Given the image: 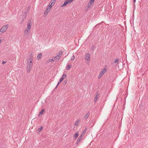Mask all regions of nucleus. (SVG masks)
I'll list each match as a JSON object with an SVG mask.
<instances>
[{"instance_id": "nucleus-33", "label": "nucleus", "mask_w": 148, "mask_h": 148, "mask_svg": "<svg viewBox=\"0 0 148 148\" xmlns=\"http://www.w3.org/2000/svg\"><path fill=\"white\" fill-rule=\"evenodd\" d=\"M86 131V130L85 129L83 131V132L84 133H85Z\"/></svg>"}, {"instance_id": "nucleus-41", "label": "nucleus", "mask_w": 148, "mask_h": 148, "mask_svg": "<svg viewBox=\"0 0 148 148\" xmlns=\"http://www.w3.org/2000/svg\"><path fill=\"white\" fill-rule=\"evenodd\" d=\"M90 6V5H88V7Z\"/></svg>"}, {"instance_id": "nucleus-26", "label": "nucleus", "mask_w": 148, "mask_h": 148, "mask_svg": "<svg viewBox=\"0 0 148 148\" xmlns=\"http://www.w3.org/2000/svg\"><path fill=\"white\" fill-rule=\"evenodd\" d=\"M103 23V21H102L100 23H99L98 24H97V25H96L95 27H97L98 26V25H101V24Z\"/></svg>"}, {"instance_id": "nucleus-24", "label": "nucleus", "mask_w": 148, "mask_h": 148, "mask_svg": "<svg viewBox=\"0 0 148 148\" xmlns=\"http://www.w3.org/2000/svg\"><path fill=\"white\" fill-rule=\"evenodd\" d=\"M48 60L49 62H53L55 61L54 60L53 58L52 59H49Z\"/></svg>"}, {"instance_id": "nucleus-1", "label": "nucleus", "mask_w": 148, "mask_h": 148, "mask_svg": "<svg viewBox=\"0 0 148 148\" xmlns=\"http://www.w3.org/2000/svg\"><path fill=\"white\" fill-rule=\"evenodd\" d=\"M33 60L32 57L30 56L27 61V70L28 73H29L31 69L32 66V61Z\"/></svg>"}, {"instance_id": "nucleus-25", "label": "nucleus", "mask_w": 148, "mask_h": 148, "mask_svg": "<svg viewBox=\"0 0 148 148\" xmlns=\"http://www.w3.org/2000/svg\"><path fill=\"white\" fill-rule=\"evenodd\" d=\"M51 3H49V6H48L47 8H50V9L51 10V8L52 7V6H53L52 5H51V3Z\"/></svg>"}, {"instance_id": "nucleus-19", "label": "nucleus", "mask_w": 148, "mask_h": 148, "mask_svg": "<svg viewBox=\"0 0 148 148\" xmlns=\"http://www.w3.org/2000/svg\"><path fill=\"white\" fill-rule=\"evenodd\" d=\"M56 0H51V5H53L56 2Z\"/></svg>"}, {"instance_id": "nucleus-31", "label": "nucleus", "mask_w": 148, "mask_h": 148, "mask_svg": "<svg viewBox=\"0 0 148 148\" xmlns=\"http://www.w3.org/2000/svg\"><path fill=\"white\" fill-rule=\"evenodd\" d=\"M75 56H72V58H71V60H74L75 59Z\"/></svg>"}, {"instance_id": "nucleus-3", "label": "nucleus", "mask_w": 148, "mask_h": 148, "mask_svg": "<svg viewBox=\"0 0 148 148\" xmlns=\"http://www.w3.org/2000/svg\"><path fill=\"white\" fill-rule=\"evenodd\" d=\"M31 22L30 21L27 23V27L25 29V30H27V31H28V32H29L30 30V29L31 28Z\"/></svg>"}, {"instance_id": "nucleus-7", "label": "nucleus", "mask_w": 148, "mask_h": 148, "mask_svg": "<svg viewBox=\"0 0 148 148\" xmlns=\"http://www.w3.org/2000/svg\"><path fill=\"white\" fill-rule=\"evenodd\" d=\"M90 54L89 53H87L86 54L85 57L86 60H90Z\"/></svg>"}, {"instance_id": "nucleus-30", "label": "nucleus", "mask_w": 148, "mask_h": 148, "mask_svg": "<svg viewBox=\"0 0 148 148\" xmlns=\"http://www.w3.org/2000/svg\"><path fill=\"white\" fill-rule=\"evenodd\" d=\"M94 2L93 1H92V0H91L89 3H90V5H91V4H93Z\"/></svg>"}, {"instance_id": "nucleus-6", "label": "nucleus", "mask_w": 148, "mask_h": 148, "mask_svg": "<svg viewBox=\"0 0 148 148\" xmlns=\"http://www.w3.org/2000/svg\"><path fill=\"white\" fill-rule=\"evenodd\" d=\"M54 60L56 62H58L59 59L60 58V57L58 55H56V56L54 57L53 58Z\"/></svg>"}, {"instance_id": "nucleus-37", "label": "nucleus", "mask_w": 148, "mask_h": 148, "mask_svg": "<svg viewBox=\"0 0 148 148\" xmlns=\"http://www.w3.org/2000/svg\"><path fill=\"white\" fill-rule=\"evenodd\" d=\"M73 0H69L70 2L71 3Z\"/></svg>"}, {"instance_id": "nucleus-36", "label": "nucleus", "mask_w": 148, "mask_h": 148, "mask_svg": "<svg viewBox=\"0 0 148 148\" xmlns=\"http://www.w3.org/2000/svg\"><path fill=\"white\" fill-rule=\"evenodd\" d=\"M84 134V133L82 132V133L81 135H82V136H83V135Z\"/></svg>"}, {"instance_id": "nucleus-12", "label": "nucleus", "mask_w": 148, "mask_h": 148, "mask_svg": "<svg viewBox=\"0 0 148 148\" xmlns=\"http://www.w3.org/2000/svg\"><path fill=\"white\" fill-rule=\"evenodd\" d=\"M27 16V12H24L22 14L23 19L24 20L26 16Z\"/></svg>"}, {"instance_id": "nucleus-5", "label": "nucleus", "mask_w": 148, "mask_h": 148, "mask_svg": "<svg viewBox=\"0 0 148 148\" xmlns=\"http://www.w3.org/2000/svg\"><path fill=\"white\" fill-rule=\"evenodd\" d=\"M71 2L69 0H65L63 4L61 5L62 7H63L66 5L68 3H71Z\"/></svg>"}, {"instance_id": "nucleus-8", "label": "nucleus", "mask_w": 148, "mask_h": 148, "mask_svg": "<svg viewBox=\"0 0 148 148\" xmlns=\"http://www.w3.org/2000/svg\"><path fill=\"white\" fill-rule=\"evenodd\" d=\"M99 97V95L98 93H97L94 98V102L95 103L97 101Z\"/></svg>"}, {"instance_id": "nucleus-27", "label": "nucleus", "mask_w": 148, "mask_h": 148, "mask_svg": "<svg viewBox=\"0 0 148 148\" xmlns=\"http://www.w3.org/2000/svg\"><path fill=\"white\" fill-rule=\"evenodd\" d=\"M66 77V75L65 74H63L62 76V78L63 79L65 78Z\"/></svg>"}, {"instance_id": "nucleus-40", "label": "nucleus", "mask_w": 148, "mask_h": 148, "mask_svg": "<svg viewBox=\"0 0 148 148\" xmlns=\"http://www.w3.org/2000/svg\"><path fill=\"white\" fill-rule=\"evenodd\" d=\"M1 40L0 39V43L1 42Z\"/></svg>"}, {"instance_id": "nucleus-2", "label": "nucleus", "mask_w": 148, "mask_h": 148, "mask_svg": "<svg viewBox=\"0 0 148 148\" xmlns=\"http://www.w3.org/2000/svg\"><path fill=\"white\" fill-rule=\"evenodd\" d=\"M8 26V24L5 25L3 26L1 29V30L2 31V33H4L7 30Z\"/></svg>"}, {"instance_id": "nucleus-18", "label": "nucleus", "mask_w": 148, "mask_h": 148, "mask_svg": "<svg viewBox=\"0 0 148 148\" xmlns=\"http://www.w3.org/2000/svg\"><path fill=\"white\" fill-rule=\"evenodd\" d=\"M43 129V127H41L38 129V130L36 131V132H38V133L39 132L41 131Z\"/></svg>"}, {"instance_id": "nucleus-10", "label": "nucleus", "mask_w": 148, "mask_h": 148, "mask_svg": "<svg viewBox=\"0 0 148 148\" xmlns=\"http://www.w3.org/2000/svg\"><path fill=\"white\" fill-rule=\"evenodd\" d=\"M50 8H47V9L45 10L44 12V14L47 15L48 12L50 11Z\"/></svg>"}, {"instance_id": "nucleus-35", "label": "nucleus", "mask_w": 148, "mask_h": 148, "mask_svg": "<svg viewBox=\"0 0 148 148\" xmlns=\"http://www.w3.org/2000/svg\"><path fill=\"white\" fill-rule=\"evenodd\" d=\"M2 31H1V29L0 30V34H1L2 33Z\"/></svg>"}, {"instance_id": "nucleus-23", "label": "nucleus", "mask_w": 148, "mask_h": 148, "mask_svg": "<svg viewBox=\"0 0 148 148\" xmlns=\"http://www.w3.org/2000/svg\"><path fill=\"white\" fill-rule=\"evenodd\" d=\"M79 120H78V119L76 121V123H75V124L76 126H78L79 124Z\"/></svg>"}, {"instance_id": "nucleus-20", "label": "nucleus", "mask_w": 148, "mask_h": 148, "mask_svg": "<svg viewBox=\"0 0 148 148\" xmlns=\"http://www.w3.org/2000/svg\"><path fill=\"white\" fill-rule=\"evenodd\" d=\"M71 67V65H68L66 66V69L68 70L70 69Z\"/></svg>"}, {"instance_id": "nucleus-32", "label": "nucleus", "mask_w": 148, "mask_h": 148, "mask_svg": "<svg viewBox=\"0 0 148 148\" xmlns=\"http://www.w3.org/2000/svg\"><path fill=\"white\" fill-rule=\"evenodd\" d=\"M118 61V59H115L114 60V62L115 63L117 62Z\"/></svg>"}, {"instance_id": "nucleus-38", "label": "nucleus", "mask_w": 148, "mask_h": 148, "mask_svg": "<svg viewBox=\"0 0 148 148\" xmlns=\"http://www.w3.org/2000/svg\"><path fill=\"white\" fill-rule=\"evenodd\" d=\"M136 0H133V2L134 3H135L136 2Z\"/></svg>"}, {"instance_id": "nucleus-22", "label": "nucleus", "mask_w": 148, "mask_h": 148, "mask_svg": "<svg viewBox=\"0 0 148 148\" xmlns=\"http://www.w3.org/2000/svg\"><path fill=\"white\" fill-rule=\"evenodd\" d=\"M79 134L78 133H77L75 134L74 135V137L75 138H76L78 136Z\"/></svg>"}, {"instance_id": "nucleus-21", "label": "nucleus", "mask_w": 148, "mask_h": 148, "mask_svg": "<svg viewBox=\"0 0 148 148\" xmlns=\"http://www.w3.org/2000/svg\"><path fill=\"white\" fill-rule=\"evenodd\" d=\"M28 31H27V30H25L24 34L25 36H26L27 35L28 33Z\"/></svg>"}, {"instance_id": "nucleus-16", "label": "nucleus", "mask_w": 148, "mask_h": 148, "mask_svg": "<svg viewBox=\"0 0 148 148\" xmlns=\"http://www.w3.org/2000/svg\"><path fill=\"white\" fill-rule=\"evenodd\" d=\"M62 53L63 51H61L59 52L57 55H58L59 56H60V58L62 55Z\"/></svg>"}, {"instance_id": "nucleus-11", "label": "nucleus", "mask_w": 148, "mask_h": 148, "mask_svg": "<svg viewBox=\"0 0 148 148\" xmlns=\"http://www.w3.org/2000/svg\"><path fill=\"white\" fill-rule=\"evenodd\" d=\"M82 135H81L76 142V143L77 144H78L82 140Z\"/></svg>"}, {"instance_id": "nucleus-39", "label": "nucleus", "mask_w": 148, "mask_h": 148, "mask_svg": "<svg viewBox=\"0 0 148 148\" xmlns=\"http://www.w3.org/2000/svg\"><path fill=\"white\" fill-rule=\"evenodd\" d=\"M133 5H134V7H135V4L134 3H133Z\"/></svg>"}, {"instance_id": "nucleus-17", "label": "nucleus", "mask_w": 148, "mask_h": 148, "mask_svg": "<svg viewBox=\"0 0 148 148\" xmlns=\"http://www.w3.org/2000/svg\"><path fill=\"white\" fill-rule=\"evenodd\" d=\"M63 79H64L63 78H62V77L60 78V79L59 82L58 83V84L56 86V88L57 87V86H58V85L59 84H60L63 81Z\"/></svg>"}, {"instance_id": "nucleus-15", "label": "nucleus", "mask_w": 148, "mask_h": 148, "mask_svg": "<svg viewBox=\"0 0 148 148\" xmlns=\"http://www.w3.org/2000/svg\"><path fill=\"white\" fill-rule=\"evenodd\" d=\"M42 55V53H41L38 54L37 57V58H38V60H39L41 58Z\"/></svg>"}, {"instance_id": "nucleus-9", "label": "nucleus", "mask_w": 148, "mask_h": 148, "mask_svg": "<svg viewBox=\"0 0 148 148\" xmlns=\"http://www.w3.org/2000/svg\"><path fill=\"white\" fill-rule=\"evenodd\" d=\"M90 115V113L89 112H88L84 116V119H87L89 116Z\"/></svg>"}, {"instance_id": "nucleus-4", "label": "nucleus", "mask_w": 148, "mask_h": 148, "mask_svg": "<svg viewBox=\"0 0 148 148\" xmlns=\"http://www.w3.org/2000/svg\"><path fill=\"white\" fill-rule=\"evenodd\" d=\"M106 68H104L103 69L99 75L98 78L100 79L103 75L106 72Z\"/></svg>"}, {"instance_id": "nucleus-29", "label": "nucleus", "mask_w": 148, "mask_h": 148, "mask_svg": "<svg viewBox=\"0 0 148 148\" xmlns=\"http://www.w3.org/2000/svg\"><path fill=\"white\" fill-rule=\"evenodd\" d=\"M95 49V46L94 45H92L91 47V50L93 51Z\"/></svg>"}, {"instance_id": "nucleus-14", "label": "nucleus", "mask_w": 148, "mask_h": 148, "mask_svg": "<svg viewBox=\"0 0 148 148\" xmlns=\"http://www.w3.org/2000/svg\"><path fill=\"white\" fill-rule=\"evenodd\" d=\"M45 111V110L44 109H42L41 110L39 113L38 116H41L42 115V114Z\"/></svg>"}, {"instance_id": "nucleus-34", "label": "nucleus", "mask_w": 148, "mask_h": 148, "mask_svg": "<svg viewBox=\"0 0 148 148\" xmlns=\"http://www.w3.org/2000/svg\"><path fill=\"white\" fill-rule=\"evenodd\" d=\"M6 62L3 61L2 62V64H4Z\"/></svg>"}, {"instance_id": "nucleus-28", "label": "nucleus", "mask_w": 148, "mask_h": 148, "mask_svg": "<svg viewBox=\"0 0 148 148\" xmlns=\"http://www.w3.org/2000/svg\"><path fill=\"white\" fill-rule=\"evenodd\" d=\"M67 80H66L64 81L63 82V84H64V85L66 84L67 83Z\"/></svg>"}, {"instance_id": "nucleus-13", "label": "nucleus", "mask_w": 148, "mask_h": 148, "mask_svg": "<svg viewBox=\"0 0 148 148\" xmlns=\"http://www.w3.org/2000/svg\"><path fill=\"white\" fill-rule=\"evenodd\" d=\"M14 105V103L13 102H11L8 104V106L10 108L12 107Z\"/></svg>"}]
</instances>
